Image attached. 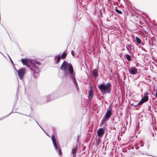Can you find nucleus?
Returning <instances> with one entry per match:
<instances>
[{
	"label": "nucleus",
	"mask_w": 157,
	"mask_h": 157,
	"mask_svg": "<svg viewBox=\"0 0 157 157\" xmlns=\"http://www.w3.org/2000/svg\"><path fill=\"white\" fill-rule=\"evenodd\" d=\"M60 69L63 71L64 75L67 77L69 76L73 81V83L77 89H78L79 88L75 78V73H74V71L72 64L71 63H68L66 61H64L60 67Z\"/></svg>",
	"instance_id": "obj_1"
},
{
	"label": "nucleus",
	"mask_w": 157,
	"mask_h": 157,
	"mask_svg": "<svg viewBox=\"0 0 157 157\" xmlns=\"http://www.w3.org/2000/svg\"><path fill=\"white\" fill-rule=\"evenodd\" d=\"M21 62L24 65L29 67L32 72V76L35 79H37L39 75V69L36 66L35 63H33L29 59H22Z\"/></svg>",
	"instance_id": "obj_2"
},
{
	"label": "nucleus",
	"mask_w": 157,
	"mask_h": 157,
	"mask_svg": "<svg viewBox=\"0 0 157 157\" xmlns=\"http://www.w3.org/2000/svg\"><path fill=\"white\" fill-rule=\"evenodd\" d=\"M98 88L103 94H110L112 91L111 84L110 82L106 84H101L99 85Z\"/></svg>",
	"instance_id": "obj_3"
},
{
	"label": "nucleus",
	"mask_w": 157,
	"mask_h": 157,
	"mask_svg": "<svg viewBox=\"0 0 157 157\" xmlns=\"http://www.w3.org/2000/svg\"><path fill=\"white\" fill-rule=\"evenodd\" d=\"M112 107L109 106V109H107L106 112L105 113V115L101 122V124H103L105 122L108 121L110 118L111 116L112 115Z\"/></svg>",
	"instance_id": "obj_4"
},
{
	"label": "nucleus",
	"mask_w": 157,
	"mask_h": 157,
	"mask_svg": "<svg viewBox=\"0 0 157 157\" xmlns=\"http://www.w3.org/2000/svg\"><path fill=\"white\" fill-rule=\"evenodd\" d=\"M51 138H52V142L53 143V145L54 146V147L55 148V150L57 151H58L59 154L60 155H61L62 154V153L61 149L60 148L58 147L57 144L56 140L55 137L54 135L53 134L52 135Z\"/></svg>",
	"instance_id": "obj_5"
},
{
	"label": "nucleus",
	"mask_w": 157,
	"mask_h": 157,
	"mask_svg": "<svg viewBox=\"0 0 157 157\" xmlns=\"http://www.w3.org/2000/svg\"><path fill=\"white\" fill-rule=\"evenodd\" d=\"M26 70L24 68H22L17 71L18 77L20 79H22L25 73Z\"/></svg>",
	"instance_id": "obj_6"
},
{
	"label": "nucleus",
	"mask_w": 157,
	"mask_h": 157,
	"mask_svg": "<svg viewBox=\"0 0 157 157\" xmlns=\"http://www.w3.org/2000/svg\"><path fill=\"white\" fill-rule=\"evenodd\" d=\"M148 93L145 94L143 97L142 98L141 101L138 103V105H141L144 103L147 102L148 100V97L147 95H148Z\"/></svg>",
	"instance_id": "obj_7"
},
{
	"label": "nucleus",
	"mask_w": 157,
	"mask_h": 157,
	"mask_svg": "<svg viewBox=\"0 0 157 157\" xmlns=\"http://www.w3.org/2000/svg\"><path fill=\"white\" fill-rule=\"evenodd\" d=\"M105 132V129L103 128H101L98 129L97 134L99 137H102Z\"/></svg>",
	"instance_id": "obj_8"
},
{
	"label": "nucleus",
	"mask_w": 157,
	"mask_h": 157,
	"mask_svg": "<svg viewBox=\"0 0 157 157\" xmlns=\"http://www.w3.org/2000/svg\"><path fill=\"white\" fill-rule=\"evenodd\" d=\"M139 24L138 23V29H140V32H138V35H141L142 31L144 29L143 28V26H144V24L141 23V21H139Z\"/></svg>",
	"instance_id": "obj_9"
},
{
	"label": "nucleus",
	"mask_w": 157,
	"mask_h": 157,
	"mask_svg": "<svg viewBox=\"0 0 157 157\" xmlns=\"http://www.w3.org/2000/svg\"><path fill=\"white\" fill-rule=\"evenodd\" d=\"M129 72L132 74L135 75L137 73V70L136 69L134 68H131L129 70Z\"/></svg>",
	"instance_id": "obj_10"
},
{
	"label": "nucleus",
	"mask_w": 157,
	"mask_h": 157,
	"mask_svg": "<svg viewBox=\"0 0 157 157\" xmlns=\"http://www.w3.org/2000/svg\"><path fill=\"white\" fill-rule=\"evenodd\" d=\"M93 94V89L90 88L88 91V98L89 99H91L92 98Z\"/></svg>",
	"instance_id": "obj_11"
},
{
	"label": "nucleus",
	"mask_w": 157,
	"mask_h": 157,
	"mask_svg": "<svg viewBox=\"0 0 157 157\" xmlns=\"http://www.w3.org/2000/svg\"><path fill=\"white\" fill-rule=\"evenodd\" d=\"M61 59V56L59 55L55 56L54 57V60H56V63L58 64L60 62Z\"/></svg>",
	"instance_id": "obj_12"
},
{
	"label": "nucleus",
	"mask_w": 157,
	"mask_h": 157,
	"mask_svg": "<svg viewBox=\"0 0 157 157\" xmlns=\"http://www.w3.org/2000/svg\"><path fill=\"white\" fill-rule=\"evenodd\" d=\"M92 74L94 77H97L98 76V70L96 69H94L92 71Z\"/></svg>",
	"instance_id": "obj_13"
},
{
	"label": "nucleus",
	"mask_w": 157,
	"mask_h": 157,
	"mask_svg": "<svg viewBox=\"0 0 157 157\" xmlns=\"http://www.w3.org/2000/svg\"><path fill=\"white\" fill-rule=\"evenodd\" d=\"M77 152V147L73 148L72 149V153L73 154V157H75L76 156V153Z\"/></svg>",
	"instance_id": "obj_14"
},
{
	"label": "nucleus",
	"mask_w": 157,
	"mask_h": 157,
	"mask_svg": "<svg viewBox=\"0 0 157 157\" xmlns=\"http://www.w3.org/2000/svg\"><path fill=\"white\" fill-rule=\"evenodd\" d=\"M53 97V94L50 95H48L44 98V99L46 100V101H48L50 100L52 97Z\"/></svg>",
	"instance_id": "obj_15"
},
{
	"label": "nucleus",
	"mask_w": 157,
	"mask_h": 157,
	"mask_svg": "<svg viewBox=\"0 0 157 157\" xmlns=\"http://www.w3.org/2000/svg\"><path fill=\"white\" fill-rule=\"evenodd\" d=\"M67 55V54L66 52V51L63 52L62 55L61 56V58L62 59H64L66 57Z\"/></svg>",
	"instance_id": "obj_16"
},
{
	"label": "nucleus",
	"mask_w": 157,
	"mask_h": 157,
	"mask_svg": "<svg viewBox=\"0 0 157 157\" xmlns=\"http://www.w3.org/2000/svg\"><path fill=\"white\" fill-rule=\"evenodd\" d=\"M125 56L128 61H130L131 60V57L129 55L126 54L125 55Z\"/></svg>",
	"instance_id": "obj_17"
},
{
	"label": "nucleus",
	"mask_w": 157,
	"mask_h": 157,
	"mask_svg": "<svg viewBox=\"0 0 157 157\" xmlns=\"http://www.w3.org/2000/svg\"><path fill=\"white\" fill-rule=\"evenodd\" d=\"M101 137H99V138H98V139L97 140H96V141L97 142L96 144L97 146H98L99 145V144L101 142Z\"/></svg>",
	"instance_id": "obj_18"
},
{
	"label": "nucleus",
	"mask_w": 157,
	"mask_h": 157,
	"mask_svg": "<svg viewBox=\"0 0 157 157\" xmlns=\"http://www.w3.org/2000/svg\"><path fill=\"white\" fill-rule=\"evenodd\" d=\"M12 113V112H11V113H10L9 114H8L7 115H6V116L1 117L0 118V120H2L4 119L5 118H6L8 116L10 115V114H11Z\"/></svg>",
	"instance_id": "obj_19"
},
{
	"label": "nucleus",
	"mask_w": 157,
	"mask_h": 157,
	"mask_svg": "<svg viewBox=\"0 0 157 157\" xmlns=\"http://www.w3.org/2000/svg\"><path fill=\"white\" fill-rule=\"evenodd\" d=\"M115 10L116 11L117 13H118L120 14H121L122 13V12L121 11L119 10L118 9L116 8L115 9Z\"/></svg>",
	"instance_id": "obj_20"
},
{
	"label": "nucleus",
	"mask_w": 157,
	"mask_h": 157,
	"mask_svg": "<svg viewBox=\"0 0 157 157\" xmlns=\"http://www.w3.org/2000/svg\"><path fill=\"white\" fill-rule=\"evenodd\" d=\"M138 44H141L142 45H144V44L143 43H142L141 40L140 39L138 38Z\"/></svg>",
	"instance_id": "obj_21"
},
{
	"label": "nucleus",
	"mask_w": 157,
	"mask_h": 157,
	"mask_svg": "<svg viewBox=\"0 0 157 157\" xmlns=\"http://www.w3.org/2000/svg\"><path fill=\"white\" fill-rule=\"evenodd\" d=\"M126 47L127 48V50L128 51V52L130 53L131 52V48H127V46H126Z\"/></svg>",
	"instance_id": "obj_22"
},
{
	"label": "nucleus",
	"mask_w": 157,
	"mask_h": 157,
	"mask_svg": "<svg viewBox=\"0 0 157 157\" xmlns=\"http://www.w3.org/2000/svg\"><path fill=\"white\" fill-rule=\"evenodd\" d=\"M7 55H8V57H9L10 59V61L11 62V63L13 65H14V63H13V60H12L11 58L9 56V55L8 54H7Z\"/></svg>",
	"instance_id": "obj_23"
},
{
	"label": "nucleus",
	"mask_w": 157,
	"mask_h": 157,
	"mask_svg": "<svg viewBox=\"0 0 157 157\" xmlns=\"http://www.w3.org/2000/svg\"><path fill=\"white\" fill-rule=\"evenodd\" d=\"M19 113L21 115H25V116H28V117H30L31 118H32V117L30 115V114H29V116H28L27 115H26V114H23L22 113Z\"/></svg>",
	"instance_id": "obj_24"
},
{
	"label": "nucleus",
	"mask_w": 157,
	"mask_h": 157,
	"mask_svg": "<svg viewBox=\"0 0 157 157\" xmlns=\"http://www.w3.org/2000/svg\"><path fill=\"white\" fill-rule=\"evenodd\" d=\"M140 145L141 146V147H143L144 145V143H143V142L142 141H140Z\"/></svg>",
	"instance_id": "obj_25"
},
{
	"label": "nucleus",
	"mask_w": 157,
	"mask_h": 157,
	"mask_svg": "<svg viewBox=\"0 0 157 157\" xmlns=\"http://www.w3.org/2000/svg\"><path fill=\"white\" fill-rule=\"evenodd\" d=\"M131 15L132 17H134V16H135V17H137V16H136V14L135 15V14H134V13H132V12H131Z\"/></svg>",
	"instance_id": "obj_26"
},
{
	"label": "nucleus",
	"mask_w": 157,
	"mask_h": 157,
	"mask_svg": "<svg viewBox=\"0 0 157 157\" xmlns=\"http://www.w3.org/2000/svg\"><path fill=\"white\" fill-rule=\"evenodd\" d=\"M35 64H36V63L38 65H40L41 64V63L39 61H36V63H35Z\"/></svg>",
	"instance_id": "obj_27"
},
{
	"label": "nucleus",
	"mask_w": 157,
	"mask_h": 157,
	"mask_svg": "<svg viewBox=\"0 0 157 157\" xmlns=\"http://www.w3.org/2000/svg\"><path fill=\"white\" fill-rule=\"evenodd\" d=\"M71 54L72 56H75V53L73 50H72L71 51Z\"/></svg>",
	"instance_id": "obj_28"
},
{
	"label": "nucleus",
	"mask_w": 157,
	"mask_h": 157,
	"mask_svg": "<svg viewBox=\"0 0 157 157\" xmlns=\"http://www.w3.org/2000/svg\"><path fill=\"white\" fill-rule=\"evenodd\" d=\"M35 121H36V123L39 126V127L42 129V130L44 131V130H43V129L41 128V127L39 125V124H38V122L36 121V120L35 119Z\"/></svg>",
	"instance_id": "obj_29"
},
{
	"label": "nucleus",
	"mask_w": 157,
	"mask_h": 157,
	"mask_svg": "<svg viewBox=\"0 0 157 157\" xmlns=\"http://www.w3.org/2000/svg\"><path fill=\"white\" fill-rule=\"evenodd\" d=\"M13 67H14V68L15 70L17 72L18 70H17V69H16L15 67V66H14V65H13Z\"/></svg>",
	"instance_id": "obj_30"
},
{
	"label": "nucleus",
	"mask_w": 157,
	"mask_h": 157,
	"mask_svg": "<svg viewBox=\"0 0 157 157\" xmlns=\"http://www.w3.org/2000/svg\"><path fill=\"white\" fill-rule=\"evenodd\" d=\"M135 38H136V40L135 41L136 42V43H137V40H138L137 36H136Z\"/></svg>",
	"instance_id": "obj_31"
},
{
	"label": "nucleus",
	"mask_w": 157,
	"mask_h": 157,
	"mask_svg": "<svg viewBox=\"0 0 157 157\" xmlns=\"http://www.w3.org/2000/svg\"><path fill=\"white\" fill-rule=\"evenodd\" d=\"M138 47H139V50H139V51H140L141 50V49H140V46H139V44H138Z\"/></svg>",
	"instance_id": "obj_32"
},
{
	"label": "nucleus",
	"mask_w": 157,
	"mask_h": 157,
	"mask_svg": "<svg viewBox=\"0 0 157 157\" xmlns=\"http://www.w3.org/2000/svg\"><path fill=\"white\" fill-rule=\"evenodd\" d=\"M127 46V48H131V46L129 45H126Z\"/></svg>",
	"instance_id": "obj_33"
},
{
	"label": "nucleus",
	"mask_w": 157,
	"mask_h": 157,
	"mask_svg": "<svg viewBox=\"0 0 157 157\" xmlns=\"http://www.w3.org/2000/svg\"><path fill=\"white\" fill-rule=\"evenodd\" d=\"M155 97L157 98V89L156 90V92L155 93Z\"/></svg>",
	"instance_id": "obj_34"
},
{
	"label": "nucleus",
	"mask_w": 157,
	"mask_h": 157,
	"mask_svg": "<svg viewBox=\"0 0 157 157\" xmlns=\"http://www.w3.org/2000/svg\"><path fill=\"white\" fill-rule=\"evenodd\" d=\"M132 8H133V10L135 9V10H137V9L136 7H135L134 6H132Z\"/></svg>",
	"instance_id": "obj_35"
},
{
	"label": "nucleus",
	"mask_w": 157,
	"mask_h": 157,
	"mask_svg": "<svg viewBox=\"0 0 157 157\" xmlns=\"http://www.w3.org/2000/svg\"><path fill=\"white\" fill-rule=\"evenodd\" d=\"M137 129V125L136 124V130Z\"/></svg>",
	"instance_id": "obj_36"
},
{
	"label": "nucleus",
	"mask_w": 157,
	"mask_h": 157,
	"mask_svg": "<svg viewBox=\"0 0 157 157\" xmlns=\"http://www.w3.org/2000/svg\"><path fill=\"white\" fill-rule=\"evenodd\" d=\"M0 53H1L5 57L4 55L2 53L0 52Z\"/></svg>",
	"instance_id": "obj_37"
},
{
	"label": "nucleus",
	"mask_w": 157,
	"mask_h": 157,
	"mask_svg": "<svg viewBox=\"0 0 157 157\" xmlns=\"http://www.w3.org/2000/svg\"><path fill=\"white\" fill-rule=\"evenodd\" d=\"M18 88L17 89V92H18Z\"/></svg>",
	"instance_id": "obj_38"
},
{
	"label": "nucleus",
	"mask_w": 157,
	"mask_h": 157,
	"mask_svg": "<svg viewBox=\"0 0 157 157\" xmlns=\"http://www.w3.org/2000/svg\"><path fill=\"white\" fill-rule=\"evenodd\" d=\"M137 104L136 105H134V107H137Z\"/></svg>",
	"instance_id": "obj_39"
},
{
	"label": "nucleus",
	"mask_w": 157,
	"mask_h": 157,
	"mask_svg": "<svg viewBox=\"0 0 157 157\" xmlns=\"http://www.w3.org/2000/svg\"><path fill=\"white\" fill-rule=\"evenodd\" d=\"M137 147L136 146H135V148H136V149H137Z\"/></svg>",
	"instance_id": "obj_40"
},
{
	"label": "nucleus",
	"mask_w": 157,
	"mask_h": 157,
	"mask_svg": "<svg viewBox=\"0 0 157 157\" xmlns=\"http://www.w3.org/2000/svg\"><path fill=\"white\" fill-rule=\"evenodd\" d=\"M136 66L137 67V63L136 64Z\"/></svg>",
	"instance_id": "obj_41"
},
{
	"label": "nucleus",
	"mask_w": 157,
	"mask_h": 157,
	"mask_svg": "<svg viewBox=\"0 0 157 157\" xmlns=\"http://www.w3.org/2000/svg\"><path fill=\"white\" fill-rule=\"evenodd\" d=\"M136 110H137V108H136Z\"/></svg>",
	"instance_id": "obj_42"
},
{
	"label": "nucleus",
	"mask_w": 157,
	"mask_h": 157,
	"mask_svg": "<svg viewBox=\"0 0 157 157\" xmlns=\"http://www.w3.org/2000/svg\"><path fill=\"white\" fill-rule=\"evenodd\" d=\"M137 145V144H136V145Z\"/></svg>",
	"instance_id": "obj_43"
}]
</instances>
